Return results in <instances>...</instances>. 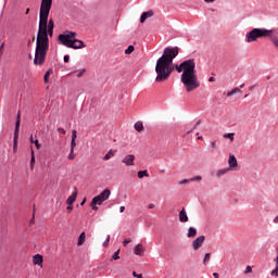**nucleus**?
Returning <instances> with one entry per match:
<instances>
[{
  "instance_id": "nucleus-31",
  "label": "nucleus",
  "mask_w": 278,
  "mask_h": 278,
  "mask_svg": "<svg viewBox=\"0 0 278 278\" xmlns=\"http://www.w3.org/2000/svg\"><path fill=\"white\" fill-rule=\"evenodd\" d=\"M115 153H116V150L114 151V150L111 149V150L103 156V160H104L105 162H108V160H110L111 157H114Z\"/></svg>"
},
{
  "instance_id": "nucleus-1",
  "label": "nucleus",
  "mask_w": 278,
  "mask_h": 278,
  "mask_svg": "<svg viewBox=\"0 0 278 278\" xmlns=\"http://www.w3.org/2000/svg\"><path fill=\"white\" fill-rule=\"evenodd\" d=\"M176 73H182L180 75V81L184 84L187 92H192L201 86L199 83V76H197V63L194 59H188L180 64H175Z\"/></svg>"
},
{
  "instance_id": "nucleus-37",
  "label": "nucleus",
  "mask_w": 278,
  "mask_h": 278,
  "mask_svg": "<svg viewBox=\"0 0 278 278\" xmlns=\"http://www.w3.org/2000/svg\"><path fill=\"white\" fill-rule=\"evenodd\" d=\"M236 136V134L235 132H228V134H225L224 135V138H228V140H230V142H233V140H235V137Z\"/></svg>"
},
{
  "instance_id": "nucleus-28",
  "label": "nucleus",
  "mask_w": 278,
  "mask_h": 278,
  "mask_svg": "<svg viewBox=\"0 0 278 278\" xmlns=\"http://www.w3.org/2000/svg\"><path fill=\"white\" fill-rule=\"evenodd\" d=\"M117 260H121V249L115 251L113 255L111 256L110 262H117Z\"/></svg>"
},
{
  "instance_id": "nucleus-62",
  "label": "nucleus",
  "mask_w": 278,
  "mask_h": 278,
  "mask_svg": "<svg viewBox=\"0 0 278 278\" xmlns=\"http://www.w3.org/2000/svg\"><path fill=\"white\" fill-rule=\"evenodd\" d=\"M29 12H30V10L26 9L25 14L27 15V14H29Z\"/></svg>"
},
{
  "instance_id": "nucleus-20",
  "label": "nucleus",
  "mask_w": 278,
  "mask_h": 278,
  "mask_svg": "<svg viewBox=\"0 0 278 278\" xmlns=\"http://www.w3.org/2000/svg\"><path fill=\"white\" fill-rule=\"evenodd\" d=\"M40 8L50 9L53 8V0H41Z\"/></svg>"
},
{
  "instance_id": "nucleus-3",
  "label": "nucleus",
  "mask_w": 278,
  "mask_h": 278,
  "mask_svg": "<svg viewBox=\"0 0 278 278\" xmlns=\"http://www.w3.org/2000/svg\"><path fill=\"white\" fill-rule=\"evenodd\" d=\"M174 71H175V65L173 64V62L156 61V64H155L156 84H164V81H168Z\"/></svg>"
},
{
  "instance_id": "nucleus-15",
  "label": "nucleus",
  "mask_w": 278,
  "mask_h": 278,
  "mask_svg": "<svg viewBox=\"0 0 278 278\" xmlns=\"http://www.w3.org/2000/svg\"><path fill=\"white\" fill-rule=\"evenodd\" d=\"M154 14L153 10L141 13L140 23H147V18H151Z\"/></svg>"
},
{
  "instance_id": "nucleus-50",
  "label": "nucleus",
  "mask_w": 278,
  "mask_h": 278,
  "mask_svg": "<svg viewBox=\"0 0 278 278\" xmlns=\"http://www.w3.org/2000/svg\"><path fill=\"white\" fill-rule=\"evenodd\" d=\"M132 277H135V278H144V277L142 276V274H138V273H136V271H132Z\"/></svg>"
},
{
  "instance_id": "nucleus-30",
  "label": "nucleus",
  "mask_w": 278,
  "mask_h": 278,
  "mask_svg": "<svg viewBox=\"0 0 278 278\" xmlns=\"http://www.w3.org/2000/svg\"><path fill=\"white\" fill-rule=\"evenodd\" d=\"M274 262H276V266L275 268L270 271V275L274 277H278V255L276 256V258L274 260Z\"/></svg>"
},
{
  "instance_id": "nucleus-8",
  "label": "nucleus",
  "mask_w": 278,
  "mask_h": 278,
  "mask_svg": "<svg viewBox=\"0 0 278 278\" xmlns=\"http://www.w3.org/2000/svg\"><path fill=\"white\" fill-rule=\"evenodd\" d=\"M49 14H51V9L40 7L38 31H42L47 28V24L49 23Z\"/></svg>"
},
{
  "instance_id": "nucleus-33",
  "label": "nucleus",
  "mask_w": 278,
  "mask_h": 278,
  "mask_svg": "<svg viewBox=\"0 0 278 278\" xmlns=\"http://www.w3.org/2000/svg\"><path fill=\"white\" fill-rule=\"evenodd\" d=\"M238 92H242V89L236 87V88L231 89L230 91H228L227 97H233V94H238Z\"/></svg>"
},
{
  "instance_id": "nucleus-12",
  "label": "nucleus",
  "mask_w": 278,
  "mask_h": 278,
  "mask_svg": "<svg viewBox=\"0 0 278 278\" xmlns=\"http://www.w3.org/2000/svg\"><path fill=\"white\" fill-rule=\"evenodd\" d=\"M43 262H45V257L41 254H35L33 256L34 266H40L42 268Z\"/></svg>"
},
{
  "instance_id": "nucleus-11",
  "label": "nucleus",
  "mask_w": 278,
  "mask_h": 278,
  "mask_svg": "<svg viewBox=\"0 0 278 278\" xmlns=\"http://www.w3.org/2000/svg\"><path fill=\"white\" fill-rule=\"evenodd\" d=\"M136 161V155L134 154H128L126 155L123 160L122 163L125 164L126 166H134V162Z\"/></svg>"
},
{
  "instance_id": "nucleus-43",
  "label": "nucleus",
  "mask_w": 278,
  "mask_h": 278,
  "mask_svg": "<svg viewBox=\"0 0 278 278\" xmlns=\"http://www.w3.org/2000/svg\"><path fill=\"white\" fill-rule=\"evenodd\" d=\"M86 73V68H83V70H80L78 73H77V75H76V77H84V74Z\"/></svg>"
},
{
  "instance_id": "nucleus-55",
  "label": "nucleus",
  "mask_w": 278,
  "mask_h": 278,
  "mask_svg": "<svg viewBox=\"0 0 278 278\" xmlns=\"http://www.w3.org/2000/svg\"><path fill=\"white\" fill-rule=\"evenodd\" d=\"M86 201H87V199L84 198V199L81 200V202H80V205H86Z\"/></svg>"
},
{
  "instance_id": "nucleus-53",
  "label": "nucleus",
  "mask_w": 278,
  "mask_h": 278,
  "mask_svg": "<svg viewBox=\"0 0 278 278\" xmlns=\"http://www.w3.org/2000/svg\"><path fill=\"white\" fill-rule=\"evenodd\" d=\"M148 207H149V210H153V208H155V204L150 203V204L148 205Z\"/></svg>"
},
{
  "instance_id": "nucleus-18",
  "label": "nucleus",
  "mask_w": 278,
  "mask_h": 278,
  "mask_svg": "<svg viewBox=\"0 0 278 278\" xmlns=\"http://www.w3.org/2000/svg\"><path fill=\"white\" fill-rule=\"evenodd\" d=\"M20 131H21V111H18L16 115L14 134H20Z\"/></svg>"
},
{
  "instance_id": "nucleus-17",
  "label": "nucleus",
  "mask_w": 278,
  "mask_h": 278,
  "mask_svg": "<svg viewBox=\"0 0 278 278\" xmlns=\"http://www.w3.org/2000/svg\"><path fill=\"white\" fill-rule=\"evenodd\" d=\"M77 130H72L71 151H75L77 147Z\"/></svg>"
},
{
  "instance_id": "nucleus-24",
  "label": "nucleus",
  "mask_w": 278,
  "mask_h": 278,
  "mask_svg": "<svg viewBox=\"0 0 278 278\" xmlns=\"http://www.w3.org/2000/svg\"><path fill=\"white\" fill-rule=\"evenodd\" d=\"M16 149H18V132H14L13 135V152L16 153Z\"/></svg>"
},
{
  "instance_id": "nucleus-19",
  "label": "nucleus",
  "mask_w": 278,
  "mask_h": 278,
  "mask_svg": "<svg viewBox=\"0 0 278 278\" xmlns=\"http://www.w3.org/2000/svg\"><path fill=\"white\" fill-rule=\"evenodd\" d=\"M34 166H36V153L34 152V147H30V168L33 170Z\"/></svg>"
},
{
  "instance_id": "nucleus-25",
  "label": "nucleus",
  "mask_w": 278,
  "mask_h": 278,
  "mask_svg": "<svg viewBox=\"0 0 278 278\" xmlns=\"http://www.w3.org/2000/svg\"><path fill=\"white\" fill-rule=\"evenodd\" d=\"M187 238H197V228L189 227L187 232Z\"/></svg>"
},
{
  "instance_id": "nucleus-39",
  "label": "nucleus",
  "mask_w": 278,
  "mask_h": 278,
  "mask_svg": "<svg viewBox=\"0 0 278 278\" xmlns=\"http://www.w3.org/2000/svg\"><path fill=\"white\" fill-rule=\"evenodd\" d=\"M270 41L273 42L275 49H278V37H271Z\"/></svg>"
},
{
  "instance_id": "nucleus-41",
  "label": "nucleus",
  "mask_w": 278,
  "mask_h": 278,
  "mask_svg": "<svg viewBox=\"0 0 278 278\" xmlns=\"http://www.w3.org/2000/svg\"><path fill=\"white\" fill-rule=\"evenodd\" d=\"M75 157V150H70V154L67 155V160H73Z\"/></svg>"
},
{
  "instance_id": "nucleus-48",
  "label": "nucleus",
  "mask_w": 278,
  "mask_h": 278,
  "mask_svg": "<svg viewBox=\"0 0 278 278\" xmlns=\"http://www.w3.org/2000/svg\"><path fill=\"white\" fill-rule=\"evenodd\" d=\"M58 131H59V134H62V136H66V129L59 127Z\"/></svg>"
},
{
  "instance_id": "nucleus-6",
  "label": "nucleus",
  "mask_w": 278,
  "mask_h": 278,
  "mask_svg": "<svg viewBox=\"0 0 278 278\" xmlns=\"http://www.w3.org/2000/svg\"><path fill=\"white\" fill-rule=\"evenodd\" d=\"M179 55V47H166L156 62H173Z\"/></svg>"
},
{
  "instance_id": "nucleus-5",
  "label": "nucleus",
  "mask_w": 278,
  "mask_h": 278,
  "mask_svg": "<svg viewBox=\"0 0 278 278\" xmlns=\"http://www.w3.org/2000/svg\"><path fill=\"white\" fill-rule=\"evenodd\" d=\"M47 53H49V46L36 41L35 58L33 64L35 66H42L47 62Z\"/></svg>"
},
{
  "instance_id": "nucleus-56",
  "label": "nucleus",
  "mask_w": 278,
  "mask_h": 278,
  "mask_svg": "<svg viewBox=\"0 0 278 278\" xmlns=\"http://www.w3.org/2000/svg\"><path fill=\"white\" fill-rule=\"evenodd\" d=\"M208 81H210V83L216 81V78H214V76H211V77L208 78Z\"/></svg>"
},
{
  "instance_id": "nucleus-23",
  "label": "nucleus",
  "mask_w": 278,
  "mask_h": 278,
  "mask_svg": "<svg viewBox=\"0 0 278 278\" xmlns=\"http://www.w3.org/2000/svg\"><path fill=\"white\" fill-rule=\"evenodd\" d=\"M86 242V231L80 232L77 240V247H81Z\"/></svg>"
},
{
  "instance_id": "nucleus-16",
  "label": "nucleus",
  "mask_w": 278,
  "mask_h": 278,
  "mask_svg": "<svg viewBox=\"0 0 278 278\" xmlns=\"http://www.w3.org/2000/svg\"><path fill=\"white\" fill-rule=\"evenodd\" d=\"M178 218L180 223H188V213L186 212V207H182L178 214Z\"/></svg>"
},
{
  "instance_id": "nucleus-35",
  "label": "nucleus",
  "mask_w": 278,
  "mask_h": 278,
  "mask_svg": "<svg viewBox=\"0 0 278 278\" xmlns=\"http://www.w3.org/2000/svg\"><path fill=\"white\" fill-rule=\"evenodd\" d=\"M136 51V48L134 47V45H130L127 47V49L125 50V54L126 55H131V52Z\"/></svg>"
},
{
  "instance_id": "nucleus-42",
  "label": "nucleus",
  "mask_w": 278,
  "mask_h": 278,
  "mask_svg": "<svg viewBox=\"0 0 278 278\" xmlns=\"http://www.w3.org/2000/svg\"><path fill=\"white\" fill-rule=\"evenodd\" d=\"M249 273H253V267H251L250 265H248L244 270L245 275H249Z\"/></svg>"
},
{
  "instance_id": "nucleus-2",
  "label": "nucleus",
  "mask_w": 278,
  "mask_h": 278,
  "mask_svg": "<svg viewBox=\"0 0 278 278\" xmlns=\"http://www.w3.org/2000/svg\"><path fill=\"white\" fill-rule=\"evenodd\" d=\"M58 40L63 47L74 49V51H77V49H86L87 47L84 40L77 39V33L73 30L63 31L58 36Z\"/></svg>"
},
{
  "instance_id": "nucleus-46",
  "label": "nucleus",
  "mask_w": 278,
  "mask_h": 278,
  "mask_svg": "<svg viewBox=\"0 0 278 278\" xmlns=\"http://www.w3.org/2000/svg\"><path fill=\"white\" fill-rule=\"evenodd\" d=\"M110 245V235L106 236V239L103 242V247H109Z\"/></svg>"
},
{
  "instance_id": "nucleus-36",
  "label": "nucleus",
  "mask_w": 278,
  "mask_h": 278,
  "mask_svg": "<svg viewBox=\"0 0 278 278\" xmlns=\"http://www.w3.org/2000/svg\"><path fill=\"white\" fill-rule=\"evenodd\" d=\"M212 257L211 253H205L204 255V260H203V264L204 266H207V264H210V258Z\"/></svg>"
},
{
  "instance_id": "nucleus-57",
  "label": "nucleus",
  "mask_w": 278,
  "mask_h": 278,
  "mask_svg": "<svg viewBox=\"0 0 278 278\" xmlns=\"http://www.w3.org/2000/svg\"><path fill=\"white\" fill-rule=\"evenodd\" d=\"M29 223H30V225H34V223H36L34 215H33V217H31Z\"/></svg>"
},
{
  "instance_id": "nucleus-38",
  "label": "nucleus",
  "mask_w": 278,
  "mask_h": 278,
  "mask_svg": "<svg viewBox=\"0 0 278 278\" xmlns=\"http://www.w3.org/2000/svg\"><path fill=\"white\" fill-rule=\"evenodd\" d=\"M230 168H222L218 170L217 175L220 177L223 175H226V173H229Z\"/></svg>"
},
{
  "instance_id": "nucleus-60",
  "label": "nucleus",
  "mask_w": 278,
  "mask_h": 278,
  "mask_svg": "<svg viewBox=\"0 0 278 278\" xmlns=\"http://www.w3.org/2000/svg\"><path fill=\"white\" fill-rule=\"evenodd\" d=\"M4 47H5V43H1L0 51H3Z\"/></svg>"
},
{
  "instance_id": "nucleus-40",
  "label": "nucleus",
  "mask_w": 278,
  "mask_h": 278,
  "mask_svg": "<svg viewBox=\"0 0 278 278\" xmlns=\"http://www.w3.org/2000/svg\"><path fill=\"white\" fill-rule=\"evenodd\" d=\"M199 125H201V119H199L195 123V125L190 130L187 131V134H192V131H194V129H197V127H199Z\"/></svg>"
},
{
  "instance_id": "nucleus-7",
  "label": "nucleus",
  "mask_w": 278,
  "mask_h": 278,
  "mask_svg": "<svg viewBox=\"0 0 278 278\" xmlns=\"http://www.w3.org/2000/svg\"><path fill=\"white\" fill-rule=\"evenodd\" d=\"M53 29L54 28H43L42 30L37 31V40L41 45H46L49 47V38H53Z\"/></svg>"
},
{
  "instance_id": "nucleus-27",
  "label": "nucleus",
  "mask_w": 278,
  "mask_h": 278,
  "mask_svg": "<svg viewBox=\"0 0 278 278\" xmlns=\"http://www.w3.org/2000/svg\"><path fill=\"white\" fill-rule=\"evenodd\" d=\"M51 75H53V70L49 68L43 75L45 84H49V77H51Z\"/></svg>"
},
{
  "instance_id": "nucleus-32",
  "label": "nucleus",
  "mask_w": 278,
  "mask_h": 278,
  "mask_svg": "<svg viewBox=\"0 0 278 278\" xmlns=\"http://www.w3.org/2000/svg\"><path fill=\"white\" fill-rule=\"evenodd\" d=\"M91 202H93V204H96V205H103V203H104L99 195L93 197Z\"/></svg>"
},
{
  "instance_id": "nucleus-29",
  "label": "nucleus",
  "mask_w": 278,
  "mask_h": 278,
  "mask_svg": "<svg viewBox=\"0 0 278 278\" xmlns=\"http://www.w3.org/2000/svg\"><path fill=\"white\" fill-rule=\"evenodd\" d=\"M137 177H138L139 179H144V177H149V170H147V169L139 170V172L137 173Z\"/></svg>"
},
{
  "instance_id": "nucleus-21",
  "label": "nucleus",
  "mask_w": 278,
  "mask_h": 278,
  "mask_svg": "<svg viewBox=\"0 0 278 278\" xmlns=\"http://www.w3.org/2000/svg\"><path fill=\"white\" fill-rule=\"evenodd\" d=\"M29 142L30 144H35L36 149H42V144H40V141H38V139H34V135H30Z\"/></svg>"
},
{
  "instance_id": "nucleus-58",
  "label": "nucleus",
  "mask_w": 278,
  "mask_h": 278,
  "mask_svg": "<svg viewBox=\"0 0 278 278\" xmlns=\"http://www.w3.org/2000/svg\"><path fill=\"white\" fill-rule=\"evenodd\" d=\"M216 0H204V3H214Z\"/></svg>"
},
{
  "instance_id": "nucleus-49",
  "label": "nucleus",
  "mask_w": 278,
  "mask_h": 278,
  "mask_svg": "<svg viewBox=\"0 0 278 278\" xmlns=\"http://www.w3.org/2000/svg\"><path fill=\"white\" fill-rule=\"evenodd\" d=\"M66 212H67V214H71L73 212V204L72 205L67 204Z\"/></svg>"
},
{
  "instance_id": "nucleus-51",
  "label": "nucleus",
  "mask_w": 278,
  "mask_h": 278,
  "mask_svg": "<svg viewBox=\"0 0 278 278\" xmlns=\"http://www.w3.org/2000/svg\"><path fill=\"white\" fill-rule=\"evenodd\" d=\"M203 179V177L201 176H195L191 179V181H201Z\"/></svg>"
},
{
  "instance_id": "nucleus-22",
  "label": "nucleus",
  "mask_w": 278,
  "mask_h": 278,
  "mask_svg": "<svg viewBox=\"0 0 278 278\" xmlns=\"http://www.w3.org/2000/svg\"><path fill=\"white\" fill-rule=\"evenodd\" d=\"M77 201V192L72 193L67 199H66V205H73Z\"/></svg>"
},
{
  "instance_id": "nucleus-64",
  "label": "nucleus",
  "mask_w": 278,
  "mask_h": 278,
  "mask_svg": "<svg viewBox=\"0 0 278 278\" xmlns=\"http://www.w3.org/2000/svg\"><path fill=\"white\" fill-rule=\"evenodd\" d=\"M240 88H244V84H241V85H240Z\"/></svg>"
},
{
  "instance_id": "nucleus-44",
  "label": "nucleus",
  "mask_w": 278,
  "mask_h": 278,
  "mask_svg": "<svg viewBox=\"0 0 278 278\" xmlns=\"http://www.w3.org/2000/svg\"><path fill=\"white\" fill-rule=\"evenodd\" d=\"M98 204H94V202L90 203V207L93 210V212L99 211V206H97Z\"/></svg>"
},
{
  "instance_id": "nucleus-4",
  "label": "nucleus",
  "mask_w": 278,
  "mask_h": 278,
  "mask_svg": "<svg viewBox=\"0 0 278 278\" xmlns=\"http://www.w3.org/2000/svg\"><path fill=\"white\" fill-rule=\"evenodd\" d=\"M275 34L274 29L253 28L245 34V42H257L260 38H270Z\"/></svg>"
},
{
  "instance_id": "nucleus-59",
  "label": "nucleus",
  "mask_w": 278,
  "mask_h": 278,
  "mask_svg": "<svg viewBox=\"0 0 278 278\" xmlns=\"http://www.w3.org/2000/svg\"><path fill=\"white\" fill-rule=\"evenodd\" d=\"M119 212H121V214H123V212H125V206H121Z\"/></svg>"
},
{
  "instance_id": "nucleus-13",
  "label": "nucleus",
  "mask_w": 278,
  "mask_h": 278,
  "mask_svg": "<svg viewBox=\"0 0 278 278\" xmlns=\"http://www.w3.org/2000/svg\"><path fill=\"white\" fill-rule=\"evenodd\" d=\"M111 194H112V190H110V188H105L98 194V197L101 198L103 202H105L108 201V199H110Z\"/></svg>"
},
{
  "instance_id": "nucleus-10",
  "label": "nucleus",
  "mask_w": 278,
  "mask_h": 278,
  "mask_svg": "<svg viewBox=\"0 0 278 278\" xmlns=\"http://www.w3.org/2000/svg\"><path fill=\"white\" fill-rule=\"evenodd\" d=\"M228 165L230 170H236V168H238V159H236V155L229 154Z\"/></svg>"
},
{
  "instance_id": "nucleus-14",
  "label": "nucleus",
  "mask_w": 278,
  "mask_h": 278,
  "mask_svg": "<svg viewBox=\"0 0 278 278\" xmlns=\"http://www.w3.org/2000/svg\"><path fill=\"white\" fill-rule=\"evenodd\" d=\"M134 253H135V255H138L139 257H143L144 256V245H142V243H138L134 248Z\"/></svg>"
},
{
  "instance_id": "nucleus-63",
  "label": "nucleus",
  "mask_w": 278,
  "mask_h": 278,
  "mask_svg": "<svg viewBox=\"0 0 278 278\" xmlns=\"http://www.w3.org/2000/svg\"><path fill=\"white\" fill-rule=\"evenodd\" d=\"M188 181H189L188 179H185L182 180V184H188Z\"/></svg>"
},
{
  "instance_id": "nucleus-61",
  "label": "nucleus",
  "mask_w": 278,
  "mask_h": 278,
  "mask_svg": "<svg viewBox=\"0 0 278 278\" xmlns=\"http://www.w3.org/2000/svg\"><path fill=\"white\" fill-rule=\"evenodd\" d=\"M274 223H278V215L274 218Z\"/></svg>"
},
{
  "instance_id": "nucleus-9",
  "label": "nucleus",
  "mask_w": 278,
  "mask_h": 278,
  "mask_svg": "<svg viewBox=\"0 0 278 278\" xmlns=\"http://www.w3.org/2000/svg\"><path fill=\"white\" fill-rule=\"evenodd\" d=\"M203 242H205V236H200L197 237L193 241H192V249L193 251H199V249H201V247H203Z\"/></svg>"
},
{
  "instance_id": "nucleus-45",
  "label": "nucleus",
  "mask_w": 278,
  "mask_h": 278,
  "mask_svg": "<svg viewBox=\"0 0 278 278\" xmlns=\"http://www.w3.org/2000/svg\"><path fill=\"white\" fill-rule=\"evenodd\" d=\"M63 61L65 62V64H68V62H71V55L65 54V55L63 56Z\"/></svg>"
},
{
  "instance_id": "nucleus-52",
  "label": "nucleus",
  "mask_w": 278,
  "mask_h": 278,
  "mask_svg": "<svg viewBox=\"0 0 278 278\" xmlns=\"http://www.w3.org/2000/svg\"><path fill=\"white\" fill-rule=\"evenodd\" d=\"M212 148H211V151H214V150H216V141H212Z\"/></svg>"
},
{
  "instance_id": "nucleus-34",
  "label": "nucleus",
  "mask_w": 278,
  "mask_h": 278,
  "mask_svg": "<svg viewBox=\"0 0 278 278\" xmlns=\"http://www.w3.org/2000/svg\"><path fill=\"white\" fill-rule=\"evenodd\" d=\"M46 29H55V22L53 18L48 20V24L46 25Z\"/></svg>"
},
{
  "instance_id": "nucleus-26",
  "label": "nucleus",
  "mask_w": 278,
  "mask_h": 278,
  "mask_svg": "<svg viewBox=\"0 0 278 278\" xmlns=\"http://www.w3.org/2000/svg\"><path fill=\"white\" fill-rule=\"evenodd\" d=\"M136 131H144V124L140 121L136 122L134 125Z\"/></svg>"
},
{
  "instance_id": "nucleus-54",
  "label": "nucleus",
  "mask_w": 278,
  "mask_h": 278,
  "mask_svg": "<svg viewBox=\"0 0 278 278\" xmlns=\"http://www.w3.org/2000/svg\"><path fill=\"white\" fill-rule=\"evenodd\" d=\"M214 278H220V275L218 273H213Z\"/></svg>"
},
{
  "instance_id": "nucleus-47",
  "label": "nucleus",
  "mask_w": 278,
  "mask_h": 278,
  "mask_svg": "<svg viewBox=\"0 0 278 278\" xmlns=\"http://www.w3.org/2000/svg\"><path fill=\"white\" fill-rule=\"evenodd\" d=\"M131 242V238H126L123 241V247H127V244H129Z\"/></svg>"
}]
</instances>
